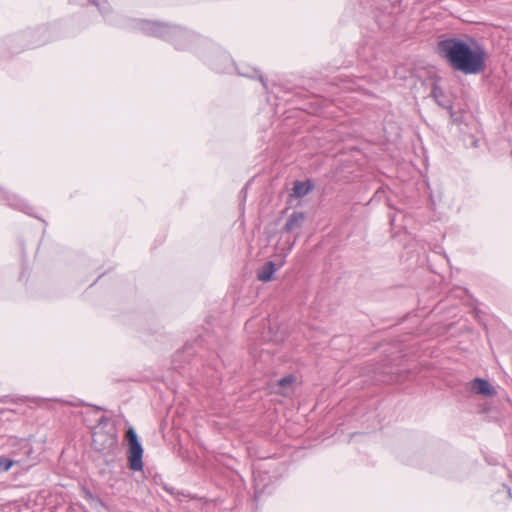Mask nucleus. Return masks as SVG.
Returning <instances> with one entry per match:
<instances>
[{
  "label": "nucleus",
  "mask_w": 512,
  "mask_h": 512,
  "mask_svg": "<svg viewBox=\"0 0 512 512\" xmlns=\"http://www.w3.org/2000/svg\"><path fill=\"white\" fill-rule=\"evenodd\" d=\"M238 74L241 75V76H245V77H250V78H253V77H258L260 82L262 83V85L264 86V88L267 87V84H266V81L264 79V77L262 75L259 74V71L256 70L255 68H251V67H248V66H244L242 68H238Z\"/></svg>",
  "instance_id": "obj_10"
},
{
  "label": "nucleus",
  "mask_w": 512,
  "mask_h": 512,
  "mask_svg": "<svg viewBox=\"0 0 512 512\" xmlns=\"http://www.w3.org/2000/svg\"><path fill=\"white\" fill-rule=\"evenodd\" d=\"M306 220V214L300 211H294L287 219L283 230L286 233H291L295 230H298L302 227L303 223Z\"/></svg>",
  "instance_id": "obj_5"
},
{
  "label": "nucleus",
  "mask_w": 512,
  "mask_h": 512,
  "mask_svg": "<svg viewBox=\"0 0 512 512\" xmlns=\"http://www.w3.org/2000/svg\"><path fill=\"white\" fill-rule=\"evenodd\" d=\"M314 185L311 181H296L293 186L292 195L296 198H302L307 195L312 189Z\"/></svg>",
  "instance_id": "obj_8"
},
{
  "label": "nucleus",
  "mask_w": 512,
  "mask_h": 512,
  "mask_svg": "<svg viewBox=\"0 0 512 512\" xmlns=\"http://www.w3.org/2000/svg\"><path fill=\"white\" fill-rule=\"evenodd\" d=\"M6 200L8 204L16 209H19L21 211L27 212V209L29 208L28 204L23 201L22 199L18 198L14 194L6 193Z\"/></svg>",
  "instance_id": "obj_11"
},
{
  "label": "nucleus",
  "mask_w": 512,
  "mask_h": 512,
  "mask_svg": "<svg viewBox=\"0 0 512 512\" xmlns=\"http://www.w3.org/2000/svg\"><path fill=\"white\" fill-rule=\"evenodd\" d=\"M503 491L506 493L507 498L511 499V490L507 486L503 485Z\"/></svg>",
  "instance_id": "obj_16"
},
{
  "label": "nucleus",
  "mask_w": 512,
  "mask_h": 512,
  "mask_svg": "<svg viewBox=\"0 0 512 512\" xmlns=\"http://www.w3.org/2000/svg\"><path fill=\"white\" fill-rule=\"evenodd\" d=\"M293 380H294V377L291 375L283 377L282 379L279 380V385L281 387H285V386L291 384Z\"/></svg>",
  "instance_id": "obj_15"
},
{
  "label": "nucleus",
  "mask_w": 512,
  "mask_h": 512,
  "mask_svg": "<svg viewBox=\"0 0 512 512\" xmlns=\"http://www.w3.org/2000/svg\"><path fill=\"white\" fill-rule=\"evenodd\" d=\"M437 53L449 66L465 75L482 73L486 68L487 52L475 39L449 37L437 43Z\"/></svg>",
  "instance_id": "obj_1"
},
{
  "label": "nucleus",
  "mask_w": 512,
  "mask_h": 512,
  "mask_svg": "<svg viewBox=\"0 0 512 512\" xmlns=\"http://www.w3.org/2000/svg\"><path fill=\"white\" fill-rule=\"evenodd\" d=\"M24 447H27L28 451H30V450H31V448L29 447L28 442H25V443H24Z\"/></svg>",
  "instance_id": "obj_17"
},
{
  "label": "nucleus",
  "mask_w": 512,
  "mask_h": 512,
  "mask_svg": "<svg viewBox=\"0 0 512 512\" xmlns=\"http://www.w3.org/2000/svg\"><path fill=\"white\" fill-rule=\"evenodd\" d=\"M209 65L217 72H227L231 66L229 55L221 53L217 58L208 60Z\"/></svg>",
  "instance_id": "obj_6"
},
{
  "label": "nucleus",
  "mask_w": 512,
  "mask_h": 512,
  "mask_svg": "<svg viewBox=\"0 0 512 512\" xmlns=\"http://www.w3.org/2000/svg\"><path fill=\"white\" fill-rule=\"evenodd\" d=\"M471 390L476 394L492 396L496 392L487 380L476 378L471 382Z\"/></svg>",
  "instance_id": "obj_7"
},
{
  "label": "nucleus",
  "mask_w": 512,
  "mask_h": 512,
  "mask_svg": "<svg viewBox=\"0 0 512 512\" xmlns=\"http://www.w3.org/2000/svg\"><path fill=\"white\" fill-rule=\"evenodd\" d=\"M275 271V264L269 261L258 271L257 278L262 282H268L272 279Z\"/></svg>",
  "instance_id": "obj_9"
},
{
  "label": "nucleus",
  "mask_w": 512,
  "mask_h": 512,
  "mask_svg": "<svg viewBox=\"0 0 512 512\" xmlns=\"http://www.w3.org/2000/svg\"><path fill=\"white\" fill-rule=\"evenodd\" d=\"M14 464V461L7 457L0 456V472L8 471Z\"/></svg>",
  "instance_id": "obj_13"
},
{
  "label": "nucleus",
  "mask_w": 512,
  "mask_h": 512,
  "mask_svg": "<svg viewBox=\"0 0 512 512\" xmlns=\"http://www.w3.org/2000/svg\"><path fill=\"white\" fill-rule=\"evenodd\" d=\"M432 97L436 100L439 106L443 108H449L450 106L446 105L442 100V91L437 86H434L431 92Z\"/></svg>",
  "instance_id": "obj_12"
},
{
  "label": "nucleus",
  "mask_w": 512,
  "mask_h": 512,
  "mask_svg": "<svg viewBox=\"0 0 512 512\" xmlns=\"http://www.w3.org/2000/svg\"><path fill=\"white\" fill-rule=\"evenodd\" d=\"M166 490H167L169 493L174 494V489H168V488H166Z\"/></svg>",
  "instance_id": "obj_18"
},
{
  "label": "nucleus",
  "mask_w": 512,
  "mask_h": 512,
  "mask_svg": "<svg viewBox=\"0 0 512 512\" xmlns=\"http://www.w3.org/2000/svg\"><path fill=\"white\" fill-rule=\"evenodd\" d=\"M92 447L96 451L109 454L117 447V436L114 432H107L102 427H96L92 435Z\"/></svg>",
  "instance_id": "obj_3"
},
{
  "label": "nucleus",
  "mask_w": 512,
  "mask_h": 512,
  "mask_svg": "<svg viewBox=\"0 0 512 512\" xmlns=\"http://www.w3.org/2000/svg\"><path fill=\"white\" fill-rule=\"evenodd\" d=\"M89 2L96 5L102 14H105L108 10V5H107L106 1H103V3H100L96 0H89Z\"/></svg>",
  "instance_id": "obj_14"
},
{
  "label": "nucleus",
  "mask_w": 512,
  "mask_h": 512,
  "mask_svg": "<svg viewBox=\"0 0 512 512\" xmlns=\"http://www.w3.org/2000/svg\"><path fill=\"white\" fill-rule=\"evenodd\" d=\"M127 439H128V461L129 468L133 471H140L143 468V448L141 443L138 440L136 432L130 428L127 431Z\"/></svg>",
  "instance_id": "obj_4"
},
{
  "label": "nucleus",
  "mask_w": 512,
  "mask_h": 512,
  "mask_svg": "<svg viewBox=\"0 0 512 512\" xmlns=\"http://www.w3.org/2000/svg\"><path fill=\"white\" fill-rule=\"evenodd\" d=\"M134 29L144 34L171 41L177 49L184 50L190 46V40L195 36L180 27L150 20H137Z\"/></svg>",
  "instance_id": "obj_2"
}]
</instances>
